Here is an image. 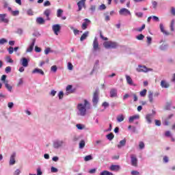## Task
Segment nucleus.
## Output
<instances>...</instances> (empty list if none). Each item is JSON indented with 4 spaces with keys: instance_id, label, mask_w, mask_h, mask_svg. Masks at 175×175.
I'll list each match as a JSON object with an SVG mask.
<instances>
[{
    "instance_id": "nucleus-8",
    "label": "nucleus",
    "mask_w": 175,
    "mask_h": 175,
    "mask_svg": "<svg viewBox=\"0 0 175 175\" xmlns=\"http://www.w3.org/2000/svg\"><path fill=\"white\" fill-rule=\"evenodd\" d=\"M120 16H131V11L126 8H122L119 11Z\"/></svg>"
},
{
    "instance_id": "nucleus-2",
    "label": "nucleus",
    "mask_w": 175,
    "mask_h": 175,
    "mask_svg": "<svg viewBox=\"0 0 175 175\" xmlns=\"http://www.w3.org/2000/svg\"><path fill=\"white\" fill-rule=\"evenodd\" d=\"M103 46L105 49H118V47H125V46L120 45L118 42L116 41H111V40L104 42Z\"/></svg>"
},
{
    "instance_id": "nucleus-54",
    "label": "nucleus",
    "mask_w": 175,
    "mask_h": 175,
    "mask_svg": "<svg viewBox=\"0 0 175 175\" xmlns=\"http://www.w3.org/2000/svg\"><path fill=\"white\" fill-rule=\"evenodd\" d=\"M44 7L51 6V3H50V1L46 0V1H44Z\"/></svg>"
},
{
    "instance_id": "nucleus-6",
    "label": "nucleus",
    "mask_w": 175,
    "mask_h": 175,
    "mask_svg": "<svg viewBox=\"0 0 175 175\" xmlns=\"http://www.w3.org/2000/svg\"><path fill=\"white\" fill-rule=\"evenodd\" d=\"M137 72H144L147 73L150 70V68H148L146 66L142 64L138 65V67L136 68Z\"/></svg>"
},
{
    "instance_id": "nucleus-62",
    "label": "nucleus",
    "mask_w": 175,
    "mask_h": 175,
    "mask_svg": "<svg viewBox=\"0 0 175 175\" xmlns=\"http://www.w3.org/2000/svg\"><path fill=\"white\" fill-rule=\"evenodd\" d=\"M102 106H103L105 109H106L107 107H109V103H107V102L105 101V102H104V103H103Z\"/></svg>"
},
{
    "instance_id": "nucleus-14",
    "label": "nucleus",
    "mask_w": 175,
    "mask_h": 175,
    "mask_svg": "<svg viewBox=\"0 0 175 175\" xmlns=\"http://www.w3.org/2000/svg\"><path fill=\"white\" fill-rule=\"evenodd\" d=\"M126 80L129 85H133V87H136V84L133 83V80H132V78L129 75H126Z\"/></svg>"
},
{
    "instance_id": "nucleus-49",
    "label": "nucleus",
    "mask_w": 175,
    "mask_h": 175,
    "mask_svg": "<svg viewBox=\"0 0 175 175\" xmlns=\"http://www.w3.org/2000/svg\"><path fill=\"white\" fill-rule=\"evenodd\" d=\"M146 38H147V44L148 46H150V44H151L152 42V38H151V37H149V36H148Z\"/></svg>"
},
{
    "instance_id": "nucleus-16",
    "label": "nucleus",
    "mask_w": 175,
    "mask_h": 175,
    "mask_svg": "<svg viewBox=\"0 0 175 175\" xmlns=\"http://www.w3.org/2000/svg\"><path fill=\"white\" fill-rule=\"evenodd\" d=\"M152 118H154V115L152 113H148L146 116V120L148 124H152Z\"/></svg>"
},
{
    "instance_id": "nucleus-25",
    "label": "nucleus",
    "mask_w": 175,
    "mask_h": 175,
    "mask_svg": "<svg viewBox=\"0 0 175 175\" xmlns=\"http://www.w3.org/2000/svg\"><path fill=\"white\" fill-rule=\"evenodd\" d=\"M50 13H51V10H50V9H47L44 12V14L46 16L48 21H50Z\"/></svg>"
},
{
    "instance_id": "nucleus-30",
    "label": "nucleus",
    "mask_w": 175,
    "mask_h": 175,
    "mask_svg": "<svg viewBox=\"0 0 175 175\" xmlns=\"http://www.w3.org/2000/svg\"><path fill=\"white\" fill-rule=\"evenodd\" d=\"M6 77H8L6 75H3L1 76V81H2V83H3V84H6V83H9V81L6 80Z\"/></svg>"
},
{
    "instance_id": "nucleus-39",
    "label": "nucleus",
    "mask_w": 175,
    "mask_h": 175,
    "mask_svg": "<svg viewBox=\"0 0 175 175\" xmlns=\"http://www.w3.org/2000/svg\"><path fill=\"white\" fill-rule=\"evenodd\" d=\"M62 13H64V10L59 9L57 11V17H62Z\"/></svg>"
},
{
    "instance_id": "nucleus-59",
    "label": "nucleus",
    "mask_w": 175,
    "mask_h": 175,
    "mask_svg": "<svg viewBox=\"0 0 175 175\" xmlns=\"http://www.w3.org/2000/svg\"><path fill=\"white\" fill-rule=\"evenodd\" d=\"M8 51L9 53V54H12V53H14V48L13 46H10L8 49Z\"/></svg>"
},
{
    "instance_id": "nucleus-43",
    "label": "nucleus",
    "mask_w": 175,
    "mask_h": 175,
    "mask_svg": "<svg viewBox=\"0 0 175 175\" xmlns=\"http://www.w3.org/2000/svg\"><path fill=\"white\" fill-rule=\"evenodd\" d=\"M77 129H79V131H83V129H84V125L81 124H77L76 125Z\"/></svg>"
},
{
    "instance_id": "nucleus-38",
    "label": "nucleus",
    "mask_w": 175,
    "mask_h": 175,
    "mask_svg": "<svg viewBox=\"0 0 175 175\" xmlns=\"http://www.w3.org/2000/svg\"><path fill=\"white\" fill-rule=\"evenodd\" d=\"M84 147H85V142L84 140H81L79 142V148L83 149Z\"/></svg>"
},
{
    "instance_id": "nucleus-1",
    "label": "nucleus",
    "mask_w": 175,
    "mask_h": 175,
    "mask_svg": "<svg viewBox=\"0 0 175 175\" xmlns=\"http://www.w3.org/2000/svg\"><path fill=\"white\" fill-rule=\"evenodd\" d=\"M91 103L88 100H84L83 103H78L77 105V115L79 117H85L87 110H90Z\"/></svg>"
},
{
    "instance_id": "nucleus-13",
    "label": "nucleus",
    "mask_w": 175,
    "mask_h": 175,
    "mask_svg": "<svg viewBox=\"0 0 175 175\" xmlns=\"http://www.w3.org/2000/svg\"><path fill=\"white\" fill-rule=\"evenodd\" d=\"M52 29L55 33V35H58V32H59V31H61V25L56 24V25H53L52 26Z\"/></svg>"
},
{
    "instance_id": "nucleus-23",
    "label": "nucleus",
    "mask_w": 175,
    "mask_h": 175,
    "mask_svg": "<svg viewBox=\"0 0 175 175\" xmlns=\"http://www.w3.org/2000/svg\"><path fill=\"white\" fill-rule=\"evenodd\" d=\"M72 86L71 85H68L66 88V94L65 95H69V94L73 93V90H72Z\"/></svg>"
},
{
    "instance_id": "nucleus-4",
    "label": "nucleus",
    "mask_w": 175,
    "mask_h": 175,
    "mask_svg": "<svg viewBox=\"0 0 175 175\" xmlns=\"http://www.w3.org/2000/svg\"><path fill=\"white\" fill-rule=\"evenodd\" d=\"M16 157H17V154L16 152L12 153L10 157L9 165L10 166H13L16 165Z\"/></svg>"
},
{
    "instance_id": "nucleus-64",
    "label": "nucleus",
    "mask_w": 175,
    "mask_h": 175,
    "mask_svg": "<svg viewBox=\"0 0 175 175\" xmlns=\"http://www.w3.org/2000/svg\"><path fill=\"white\" fill-rule=\"evenodd\" d=\"M131 174L132 175H140V172H139L137 171H132Z\"/></svg>"
},
{
    "instance_id": "nucleus-32",
    "label": "nucleus",
    "mask_w": 175,
    "mask_h": 175,
    "mask_svg": "<svg viewBox=\"0 0 175 175\" xmlns=\"http://www.w3.org/2000/svg\"><path fill=\"white\" fill-rule=\"evenodd\" d=\"M174 23H175L174 19H172L171 21V23H170V31L172 32H174Z\"/></svg>"
},
{
    "instance_id": "nucleus-21",
    "label": "nucleus",
    "mask_w": 175,
    "mask_h": 175,
    "mask_svg": "<svg viewBox=\"0 0 175 175\" xmlns=\"http://www.w3.org/2000/svg\"><path fill=\"white\" fill-rule=\"evenodd\" d=\"M109 169L111 170V172H118V170L121 169V167H120L118 165H111Z\"/></svg>"
},
{
    "instance_id": "nucleus-24",
    "label": "nucleus",
    "mask_w": 175,
    "mask_h": 175,
    "mask_svg": "<svg viewBox=\"0 0 175 175\" xmlns=\"http://www.w3.org/2000/svg\"><path fill=\"white\" fill-rule=\"evenodd\" d=\"M125 144H126V139H124L118 144V148H122V147H124Z\"/></svg>"
},
{
    "instance_id": "nucleus-34",
    "label": "nucleus",
    "mask_w": 175,
    "mask_h": 175,
    "mask_svg": "<svg viewBox=\"0 0 175 175\" xmlns=\"http://www.w3.org/2000/svg\"><path fill=\"white\" fill-rule=\"evenodd\" d=\"M124 115L120 114L119 116H117V121L118 122H122V121H124Z\"/></svg>"
},
{
    "instance_id": "nucleus-53",
    "label": "nucleus",
    "mask_w": 175,
    "mask_h": 175,
    "mask_svg": "<svg viewBox=\"0 0 175 175\" xmlns=\"http://www.w3.org/2000/svg\"><path fill=\"white\" fill-rule=\"evenodd\" d=\"M105 16V21H110V16H109V12L104 14Z\"/></svg>"
},
{
    "instance_id": "nucleus-3",
    "label": "nucleus",
    "mask_w": 175,
    "mask_h": 175,
    "mask_svg": "<svg viewBox=\"0 0 175 175\" xmlns=\"http://www.w3.org/2000/svg\"><path fill=\"white\" fill-rule=\"evenodd\" d=\"M65 144V142L63 140L56 139L53 142V148L58 150V148H61Z\"/></svg>"
},
{
    "instance_id": "nucleus-58",
    "label": "nucleus",
    "mask_w": 175,
    "mask_h": 175,
    "mask_svg": "<svg viewBox=\"0 0 175 175\" xmlns=\"http://www.w3.org/2000/svg\"><path fill=\"white\" fill-rule=\"evenodd\" d=\"M14 106V103H13V102H10L8 103V107L9 109H13Z\"/></svg>"
},
{
    "instance_id": "nucleus-37",
    "label": "nucleus",
    "mask_w": 175,
    "mask_h": 175,
    "mask_svg": "<svg viewBox=\"0 0 175 175\" xmlns=\"http://www.w3.org/2000/svg\"><path fill=\"white\" fill-rule=\"evenodd\" d=\"M139 95L142 98H144V96H146V95H147V90L146 89H144L142 91H141L139 92Z\"/></svg>"
},
{
    "instance_id": "nucleus-35",
    "label": "nucleus",
    "mask_w": 175,
    "mask_h": 175,
    "mask_svg": "<svg viewBox=\"0 0 175 175\" xmlns=\"http://www.w3.org/2000/svg\"><path fill=\"white\" fill-rule=\"evenodd\" d=\"M107 139L111 142L114 139V134L113 133H110L109 134L107 135Z\"/></svg>"
},
{
    "instance_id": "nucleus-17",
    "label": "nucleus",
    "mask_w": 175,
    "mask_h": 175,
    "mask_svg": "<svg viewBox=\"0 0 175 175\" xmlns=\"http://www.w3.org/2000/svg\"><path fill=\"white\" fill-rule=\"evenodd\" d=\"M33 75H35V74H38V75H41L42 76H44V72L42 71V69H40V68H35L32 72H31Z\"/></svg>"
},
{
    "instance_id": "nucleus-36",
    "label": "nucleus",
    "mask_w": 175,
    "mask_h": 175,
    "mask_svg": "<svg viewBox=\"0 0 175 175\" xmlns=\"http://www.w3.org/2000/svg\"><path fill=\"white\" fill-rule=\"evenodd\" d=\"M93 158H92V155L90 154V155H87L84 157V161L85 162H88V161H92Z\"/></svg>"
},
{
    "instance_id": "nucleus-7",
    "label": "nucleus",
    "mask_w": 175,
    "mask_h": 175,
    "mask_svg": "<svg viewBox=\"0 0 175 175\" xmlns=\"http://www.w3.org/2000/svg\"><path fill=\"white\" fill-rule=\"evenodd\" d=\"M130 158L132 166L137 167V157L135 154H131Z\"/></svg>"
},
{
    "instance_id": "nucleus-10",
    "label": "nucleus",
    "mask_w": 175,
    "mask_h": 175,
    "mask_svg": "<svg viewBox=\"0 0 175 175\" xmlns=\"http://www.w3.org/2000/svg\"><path fill=\"white\" fill-rule=\"evenodd\" d=\"M98 102H99V95L98 94V91L94 92L93 94L92 103L93 105H98Z\"/></svg>"
},
{
    "instance_id": "nucleus-12",
    "label": "nucleus",
    "mask_w": 175,
    "mask_h": 175,
    "mask_svg": "<svg viewBox=\"0 0 175 175\" xmlns=\"http://www.w3.org/2000/svg\"><path fill=\"white\" fill-rule=\"evenodd\" d=\"M99 50V42H98V38L95 37L93 41V51H98Z\"/></svg>"
},
{
    "instance_id": "nucleus-41",
    "label": "nucleus",
    "mask_w": 175,
    "mask_h": 175,
    "mask_svg": "<svg viewBox=\"0 0 175 175\" xmlns=\"http://www.w3.org/2000/svg\"><path fill=\"white\" fill-rule=\"evenodd\" d=\"M146 29V25L143 24L141 27L137 28L136 31H137V32H142L143 29Z\"/></svg>"
},
{
    "instance_id": "nucleus-27",
    "label": "nucleus",
    "mask_w": 175,
    "mask_h": 175,
    "mask_svg": "<svg viewBox=\"0 0 175 175\" xmlns=\"http://www.w3.org/2000/svg\"><path fill=\"white\" fill-rule=\"evenodd\" d=\"M36 23L37 24H40V25H42L44 24V19L42 17H38L36 18Z\"/></svg>"
},
{
    "instance_id": "nucleus-44",
    "label": "nucleus",
    "mask_w": 175,
    "mask_h": 175,
    "mask_svg": "<svg viewBox=\"0 0 175 175\" xmlns=\"http://www.w3.org/2000/svg\"><path fill=\"white\" fill-rule=\"evenodd\" d=\"M106 5H105V4H101L100 5H99V7H98V10H100V11H102V10H106Z\"/></svg>"
},
{
    "instance_id": "nucleus-47",
    "label": "nucleus",
    "mask_w": 175,
    "mask_h": 175,
    "mask_svg": "<svg viewBox=\"0 0 175 175\" xmlns=\"http://www.w3.org/2000/svg\"><path fill=\"white\" fill-rule=\"evenodd\" d=\"M16 33H18V35L21 36L23 35V33H24V30H23V29L19 28L16 30Z\"/></svg>"
},
{
    "instance_id": "nucleus-56",
    "label": "nucleus",
    "mask_w": 175,
    "mask_h": 175,
    "mask_svg": "<svg viewBox=\"0 0 175 175\" xmlns=\"http://www.w3.org/2000/svg\"><path fill=\"white\" fill-rule=\"evenodd\" d=\"M51 173H57L58 172V169L55 168V167H51Z\"/></svg>"
},
{
    "instance_id": "nucleus-51",
    "label": "nucleus",
    "mask_w": 175,
    "mask_h": 175,
    "mask_svg": "<svg viewBox=\"0 0 175 175\" xmlns=\"http://www.w3.org/2000/svg\"><path fill=\"white\" fill-rule=\"evenodd\" d=\"M5 72L7 74L10 73V72H12V67H10V66L6 67L5 69Z\"/></svg>"
},
{
    "instance_id": "nucleus-48",
    "label": "nucleus",
    "mask_w": 175,
    "mask_h": 175,
    "mask_svg": "<svg viewBox=\"0 0 175 175\" xmlns=\"http://www.w3.org/2000/svg\"><path fill=\"white\" fill-rule=\"evenodd\" d=\"M5 43H8V40H6L5 38L0 39V45L5 44Z\"/></svg>"
},
{
    "instance_id": "nucleus-55",
    "label": "nucleus",
    "mask_w": 175,
    "mask_h": 175,
    "mask_svg": "<svg viewBox=\"0 0 175 175\" xmlns=\"http://www.w3.org/2000/svg\"><path fill=\"white\" fill-rule=\"evenodd\" d=\"M58 97H59V99H63L64 98V92L62 91H60L58 94Z\"/></svg>"
},
{
    "instance_id": "nucleus-29",
    "label": "nucleus",
    "mask_w": 175,
    "mask_h": 175,
    "mask_svg": "<svg viewBox=\"0 0 175 175\" xmlns=\"http://www.w3.org/2000/svg\"><path fill=\"white\" fill-rule=\"evenodd\" d=\"M160 29L161 31V32H163L164 33V35H170V33H169L168 31H166L165 30V28L163 27V25L160 24Z\"/></svg>"
},
{
    "instance_id": "nucleus-9",
    "label": "nucleus",
    "mask_w": 175,
    "mask_h": 175,
    "mask_svg": "<svg viewBox=\"0 0 175 175\" xmlns=\"http://www.w3.org/2000/svg\"><path fill=\"white\" fill-rule=\"evenodd\" d=\"M87 0H80L77 3V6H78V10L77 12H81V10H83V8H84V6H85V1Z\"/></svg>"
},
{
    "instance_id": "nucleus-33",
    "label": "nucleus",
    "mask_w": 175,
    "mask_h": 175,
    "mask_svg": "<svg viewBox=\"0 0 175 175\" xmlns=\"http://www.w3.org/2000/svg\"><path fill=\"white\" fill-rule=\"evenodd\" d=\"M98 66H99V60H97L96 61L95 65L92 70V75L94 73V72H95V70H96V69H98Z\"/></svg>"
},
{
    "instance_id": "nucleus-61",
    "label": "nucleus",
    "mask_w": 175,
    "mask_h": 175,
    "mask_svg": "<svg viewBox=\"0 0 175 175\" xmlns=\"http://www.w3.org/2000/svg\"><path fill=\"white\" fill-rule=\"evenodd\" d=\"M43 174V172H42V170L40 167L37 168V174L36 175H42Z\"/></svg>"
},
{
    "instance_id": "nucleus-40",
    "label": "nucleus",
    "mask_w": 175,
    "mask_h": 175,
    "mask_svg": "<svg viewBox=\"0 0 175 175\" xmlns=\"http://www.w3.org/2000/svg\"><path fill=\"white\" fill-rule=\"evenodd\" d=\"M100 175H113V173L109 172V171H103L102 172H100Z\"/></svg>"
},
{
    "instance_id": "nucleus-18",
    "label": "nucleus",
    "mask_w": 175,
    "mask_h": 175,
    "mask_svg": "<svg viewBox=\"0 0 175 175\" xmlns=\"http://www.w3.org/2000/svg\"><path fill=\"white\" fill-rule=\"evenodd\" d=\"M21 61L22 66H23L24 68H27V66H28V64L29 62V60H28V59L23 57Z\"/></svg>"
},
{
    "instance_id": "nucleus-42",
    "label": "nucleus",
    "mask_w": 175,
    "mask_h": 175,
    "mask_svg": "<svg viewBox=\"0 0 175 175\" xmlns=\"http://www.w3.org/2000/svg\"><path fill=\"white\" fill-rule=\"evenodd\" d=\"M98 32H99L100 39H103V40H109V38L103 36V34L102 33V31L100 30Z\"/></svg>"
},
{
    "instance_id": "nucleus-57",
    "label": "nucleus",
    "mask_w": 175,
    "mask_h": 175,
    "mask_svg": "<svg viewBox=\"0 0 175 175\" xmlns=\"http://www.w3.org/2000/svg\"><path fill=\"white\" fill-rule=\"evenodd\" d=\"M12 16H18L20 14V11L16 10V11H12Z\"/></svg>"
},
{
    "instance_id": "nucleus-20",
    "label": "nucleus",
    "mask_w": 175,
    "mask_h": 175,
    "mask_svg": "<svg viewBox=\"0 0 175 175\" xmlns=\"http://www.w3.org/2000/svg\"><path fill=\"white\" fill-rule=\"evenodd\" d=\"M148 98L150 103H152V102H154V92H152V91L148 92Z\"/></svg>"
},
{
    "instance_id": "nucleus-19",
    "label": "nucleus",
    "mask_w": 175,
    "mask_h": 175,
    "mask_svg": "<svg viewBox=\"0 0 175 175\" xmlns=\"http://www.w3.org/2000/svg\"><path fill=\"white\" fill-rule=\"evenodd\" d=\"M84 21L85 22H84L83 24H82V26H81V28L82 29H85L86 28H88V24H91V21H90L88 18H85Z\"/></svg>"
},
{
    "instance_id": "nucleus-46",
    "label": "nucleus",
    "mask_w": 175,
    "mask_h": 175,
    "mask_svg": "<svg viewBox=\"0 0 175 175\" xmlns=\"http://www.w3.org/2000/svg\"><path fill=\"white\" fill-rule=\"evenodd\" d=\"M136 39H137V40H143L144 39V35L139 34L136 36Z\"/></svg>"
},
{
    "instance_id": "nucleus-63",
    "label": "nucleus",
    "mask_w": 175,
    "mask_h": 175,
    "mask_svg": "<svg viewBox=\"0 0 175 175\" xmlns=\"http://www.w3.org/2000/svg\"><path fill=\"white\" fill-rule=\"evenodd\" d=\"M20 173H21V171L19 169H17L14 171V175H20Z\"/></svg>"
},
{
    "instance_id": "nucleus-45",
    "label": "nucleus",
    "mask_w": 175,
    "mask_h": 175,
    "mask_svg": "<svg viewBox=\"0 0 175 175\" xmlns=\"http://www.w3.org/2000/svg\"><path fill=\"white\" fill-rule=\"evenodd\" d=\"M5 61H6V62H8V63H9V64H13V59H12V58L10 57V56L6 57Z\"/></svg>"
},
{
    "instance_id": "nucleus-28",
    "label": "nucleus",
    "mask_w": 175,
    "mask_h": 175,
    "mask_svg": "<svg viewBox=\"0 0 175 175\" xmlns=\"http://www.w3.org/2000/svg\"><path fill=\"white\" fill-rule=\"evenodd\" d=\"M161 85L162 88H169L170 85L165 81H161Z\"/></svg>"
},
{
    "instance_id": "nucleus-5",
    "label": "nucleus",
    "mask_w": 175,
    "mask_h": 175,
    "mask_svg": "<svg viewBox=\"0 0 175 175\" xmlns=\"http://www.w3.org/2000/svg\"><path fill=\"white\" fill-rule=\"evenodd\" d=\"M31 43L26 50V53H32L33 47H35V43H36V38H31Z\"/></svg>"
},
{
    "instance_id": "nucleus-26",
    "label": "nucleus",
    "mask_w": 175,
    "mask_h": 175,
    "mask_svg": "<svg viewBox=\"0 0 175 175\" xmlns=\"http://www.w3.org/2000/svg\"><path fill=\"white\" fill-rule=\"evenodd\" d=\"M139 115L131 116L129 118V122L132 123L133 121H135V120H139Z\"/></svg>"
},
{
    "instance_id": "nucleus-31",
    "label": "nucleus",
    "mask_w": 175,
    "mask_h": 175,
    "mask_svg": "<svg viewBox=\"0 0 175 175\" xmlns=\"http://www.w3.org/2000/svg\"><path fill=\"white\" fill-rule=\"evenodd\" d=\"M5 88L9 91V92H12V90H13V87L12 85H9L8 83H4Z\"/></svg>"
},
{
    "instance_id": "nucleus-52",
    "label": "nucleus",
    "mask_w": 175,
    "mask_h": 175,
    "mask_svg": "<svg viewBox=\"0 0 175 175\" xmlns=\"http://www.w3.org/2000/svg\"><path fill=\"white\" fill-rule=\"evenodd\" d=\"M68 70H73V64H72V63H68Z\"/></svg>"
},
{
    "instance_id": "nucleus-50",
    "label": "nucleus",
    "mask_w": 175,
    "mask_h": 175,
    "mask_svg": "<svg viewBox=\"0 0 175 175\" xmlns=\"http://www.w3.org/2000/svg\"><path fill=\"white\" fill-rule=\"evenodd\" d=\"M57 69H58V68L57 67V66H53L51 68V72H53L54 73H55L57 72Z\"/></svg>"
},
{
    "instance_id": "nucleus-22",
    "label": "nucleus",
    "mask_w": 175,
    "mask_h": 175,
    "mask_svg": "<svg viewBox=\"0 0 175 175\" xmlns=\"http://www.w3.org/2000/svg\"><path fill=\"white\" fill-rule=\"evenodd\" d=\"M89 35H90V31H85L84 33H83L80 38L81 42L85 40V39H87V37L89 36Z\"/></svg>"
},
{
    "instance_id": "nucleus-60",
    "label": "nucleus",
    "mask_w": 175,
    "mask_h": 175,
    "mask_svg": "<svg viewBox=\"0 0 175 175\" xmlns=\"http://www.w3.org/2000/svg\"><path fill=\"white\" fill-rule=\"evenodd\" d=\"M96 9V6L95 5H91L90 8V10L92 11V13H94Z\"/></svg>"
},
{
    "instance_id": "nucleus-11",
    "label": "nucleus",
    "mask_w": 175,
    "mask_h": 175,
    "mask_svg": "<svg viewBox=\"0 0 175 175\" xmlns=\"http://www.w3.org/2000/svg\"><path fill=\"white\" fill-rule=\"evenodd\" d=\"M6 17H8L7 14H0V23L8 24L9 23V19Z\"/></svg>"
},
{
    "instance_id": "nucleus-15",
    "label": "nucleus",
    "mask_w": 175,
    "mask_h": 175,
    "mask_svg": "<svg viewBox=\"0 0 175 175\" xmlns=\"http://www.w3.org/2000/svg\"><path fill=\"white\" fill-rule=\"evenodd\" d=\"M118 90L116 88L111 89L109 92L110 98H117Z\"/></svg>"
}]
</instances>
